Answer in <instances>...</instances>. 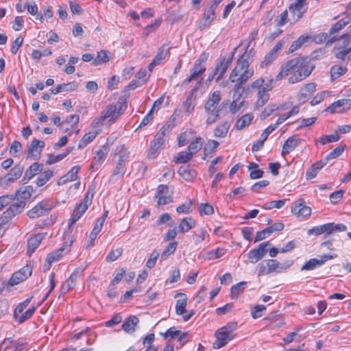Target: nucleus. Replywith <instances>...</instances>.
Instances as JSON below:
<instances>
[{"label":"nucleus","mask_w":351,"mask_h":351,"mask_svg":"<svg viewBox=\"0 0 351 351\" xmlns=\"http://www.w3.org/2000/svg\"><path fill=\"white\" fill-rule=\"evenodd\" d=\"M314 69L311 60L308 57L295 58L291 59L281 66L280 71L276 76L278 81L283 77L292 74L289 78V82L295 84L307 77Z\"/></svg>","instance_id":"f257e3e1"},{"label":"nucleus","mask_w":351,"mask_h":351,"mask_svg":"<svg viewBox=\"0 0 351 351\" xmlns=\"http://www.w3.org/2000/svg\"><path fill=\"white\" fill-rule=\"evenodd\" d=\"M125 108L126 104L125 100L120 98L117 104L108 105L102 112L101 115L96 118L93 121V123L96 126L103 125L104 122L107 119H108V123L110 124L114 123L119 117L123 113Z\"/></svg>","instance_id":"f03ea898"},{"label":"nucleus","mask_w":351,"mask_h":351,"mask_svg":"<svg viewBox=\"0 0 351 351\" xmlns=\"http://www.w3.org/2000/svg\"><path fill=\"white\" fill-rule=\"evenodd\" d=\"M253 68L250 67V63L243 57H239L236 62L234 68L229 75L230 82H240V83H247V82L254 75Z\"/></svg>","instance_id":"7ed1b4c3"},{"label":"nucleus","mask_w":351,"mask_h":351,"mask_svg":"<svg viewBox=\"0 0 351 351\" xmlns=\"http://www.w3.org/2000/svg\"><path fill=\"white\" fill-rule=\"evenodd\" d=\"M237 326V323L232 322L217 329L215 332L216 339L213 343V348L216 350L220 349L234 339L237 336L234 330Z\"/></svg>","instance_id":"20e7f679"},{"label":"nucleus","mask_w":351,"mask_h":351,"mask_svg":"<svg viewBox=\"0 0 351 351\" xmlns=\"http://www.w3.org/2000/svg\"><path fill=\"white\" fill-rule=\"evenodd\" d=\"M208 56V53H202L199 56L191 70V75L182 82V86L186 87L193 80L202 81V75L206 70L205 64Z\"/></svg>","instance_id":"39448f33"},{"label":"nucleus","mask_w":351,"mask_h":351,"mask_svg":"<svg viewBox=\"0 0 351 351\" xmlns=\"http://www.w3.org/2000/svg\"><path fill=\"white\" fill-rule=\"evenodd\" d=\"M171 129V125L167 123L164 125L154 136V139L151 142L150 147L147 152V156L149 158H155L158 150L162 148L165 145V137L167 134H169Z\"/></svg>","instance_id":"423d86ee"},{"label":"nucleus","mask_w":351,"mask_h":351,"mask_svg":"<svg viewBox=\"0 0 351 351\" xmlns=\"http://www.w3.org/2000/svg\"><path fill=\"white\" fill-rule=\"evenodd\" d=\"M94 196V191L91 189H88L86 191L85 197L82 202L76 204L75 208L72 214V217L70 220L69 228L73 226L86 211L88 206L90 205Z\"/></svg>","instance_id":"0eeeda50"},{"label":"nucleus","mask_w":351,"mask_h":351,"mask_svg":"<svg viewBox=\"0 0 351 351\" xmlns=\"http://www.w3.org/2000/svg\"><path fill=\"white\" fill-rule=\"evenodd\" d=\"M347 230V227L343 223L335 224L334 223H328L321 226H315L308 230V235H320L325 234L324 237L329 234L337 232H344Z\"/></svg>","instance_id":"6e6552de"},{"label":"nucleus","mask_w":351,"mask_h":351,"mask_svg":"<svg viewBox=\"0 0 351 351\" xmlns=\"http://www.w3.org/2000/svg\"><path fill=\"white\" fill-rule=\"evenodd\" d=\"M218 6L215 2L208 1L204 10L202 19L199 20L198 28L204 30L210 26L212 22L216 19L215 11Z\"/></svg>","instance_id":"1a4fd4ad"},{"label":"nucleus","mask_w":351,"mask_h":351,"mask_svg":"<svg viewBox=\"0 0 351 351\" xmlns=\"http://www.w3.org/2000/svg\"><path fill=\"white\" fill-rule=\"evenodd\" d=\"M287 267L280 264L278 261L269 259L264 261L258 265V276H265L271 273H280L285 270Z\"/></svg>","instance_id":"9d476101"},{"label":"nucleus","mask_w":351,"mask_h":351,"mask_svg":"<svg viewBox=\"0 0 351 351\" xmlns=\"http://www.w3.org/2000/svg\"><path fill=\"white\" fill-rule=\"evenodd\" d=\"M236 50L237 48L234 49V51L229 53L228 56H221L217 60L215 67L214 69L215 73L218 74V76L215 77L216 82H219L220 81V80L223 77V75L227 71L228 69L230 66Z\"/></svg>","instance_id":"9b49d317"},{"label":"nucleus","mask_w":351,"mask_h":351,"mask_svg":"<svg viewBox=\"0 0 351 351\" xmlns=\"http://www.w3.org/2000/svg\"><path fill=\"white\" fill-rule=\"evenodd\" d=\"M154 198L157 199L156 206H165L173 202V192L169 190L167 185L160 184L157 187Z\"/></svg>","instance_id":"f8f14e48"},{"label":"nucleus","mask_w":351,"mask_h":351,"mask_svg":"<svg viewBox=\"0 0 351 351\" xmlns=\"http://www.w3.org/2000/svg\"><path fill=\"white\" fill-rule=\"evenodd\" d=\"M25 206V201H18L10 204L9 208L3 213L1 217V223H5L12 219L14 216L21 213Z\"/></svg>","instance_id":"ddd939ff"},{"label":"nucleus","mask_w":351,"mask_h":351,"mask_svg":"<svg viewBox=\"0 0 351 351\" xmlns=\"http://www.w3.org/2000/svg\"><path fill=\"white\" fill-rule=\"evenodd\" d=\"M305 1L306 0H296L290 5L289 8L290 22L295 23L302 17L307 9Z\"/></svg>","instance_id":"4468645a"},{"label":"nucleus","mask_w":351,"mask_h":351,"mask_svg":"<svg viewBox=\"0 0 351 351\" xmlns=\"http://www.w3.org/2000/svg\"><path fill=\"white\" fill-rule=\"evenodd\" d=\"M271 245L269 241H266L260 243L256 248L251 250L247 254L250 262L254 264L261 260Z\"/></svg>","instance_id":"2eb2a0df"},{"label":"nucleus","mask_w":351,"mask_h":351,"mask_svg":"<svg viewBox=\"0 0 351 351\" xmlns=\"http://www.w3.org/2000/svg\"><path fill=\"white\" fill-rule=\"evenodd\" d=\"M221 99V93L216 90L209 95L207 101L204 104V110L207 114H213L218 109H221L219 102Z\"/></svg>","instance_id":"dca6fc26"},{"label":"nucleus","mask_w":351,"mask_h":351,"mask_svg":"<svg viewBox=\"0 0 351 351\" xmlns=\"http://www.w3.org/2000/svg\"><path fill=\"white\" fill-rule=\"evenodd\" d=\"M32 269L31 267L28 265L23 267L20 270L12 274L11 278L9 279L8 285L14 286L19 284L30 276L32 275Z\"/></svg>","instance_id":"f3484780"},{"label":"nucleus","mask_w":351,"mask_h":351,"mask_svg":"<svg viewBox=\"0 0 351 351\" xmlns=\"http://www.w3.org/2000/svg\"><path fill=\"white\" fill-rule=\"evenodd\" d=\"M351 108V100L342 99L333 102L325 109L326 112L330 113H342Z\"/></svg>","instance_id":"a211bd4d"},{"label":"nucleus","mask_w":351,"mask_h":351,"mask_svg":"<svg viewBox=\"0 0 351 351\" xmlns=\"http://www.w3.org/2000/svg\"><path fill=\"white\" fill-rule=\"evenodd\" d=\"M25 344L11 338L5 339L0 345V351H23Z\"/></svg>","instance_id":"6ab92c4d"},{"label":"nucleus","mask_w":351,"mask_h":351,"mask_svg":"<svg viewBox=\"0 0 351 351\" xmlns=\"http://www.w3.org/2000/svg\"><path fill=\"white\" fill-rule=\"evenodd\" d=\"M300 141L301 139L296 135L288 138L282 146L281 155L285 157L299 145Z\"/></svg>","instance_id":"aec40b11"},{"label":"nucleus","mask_w":351,"mask_h":351,"mask_svg":"<svg viewBox=\"0 0 351 351\" xmlns=\"http://www.w3.org/2000/svg\"><path fill=\"white\" fill-rule=\"evenodd\" d=\"M84 269L81 267L77 268L69 276L65 283L62 286L61 292L64 293L73 289L76 285V280Z\"/></svg>","instance_id":"412c9836"},{"label":"nucleus","mask_w":351,"mask_h":351,"mask_svg":"<svg viewBox=\"0 0 351 351\" xmlns=\"http://www.w3.org/2000/svg\"><path fill=\"white\" fill-rule=\"evenodd\" d=\"M80 166L75 165V166L73 167L67 172L66 174H65L64 176H63L59 178V180H58V182H57L58 185H63V184H65L66 183H67L68 182H72V181L77 180V174H78V172L80 171Z\"/></svg>","instance_id":"4be33fe9"},{"label":"nucleus","mask_w":351,"mask_h":351,"mask_svg":"<svg viewBox=\"0 0 351 351\" xmlns=\"http://www.w3.org/2000/svg\"><path fill=\"white\" fill-rule=\"evenodd\" d=\"M291 213L298 217H307L311 213V208L305 204L302 199H300L298 204L291 207Z\"/></svg>","instance_id":"5701e85b"},{"label":"nucleus","mask_w":351,"mask_h":351,"mask_svg":"<svg viewBox=\"0 0 351 351\" xmlns=\"http://www.w3.org/2000/svg\"><path fill=\"white\" fill-rule=\"evenodd\" d=\"M315 91V84L310 83L306 84L301 88L298 95V99L300 101H306Z\"/></svg>","instance_id":"b1692460"},{"label":"nucleus","mask_w":351,"mask_h":351,"mask_svg":"<svg viewBox=\"0 0 351 351\" xmlns=\"http://www.w3.org/2000/svg\"><path fill=\"white\" fill-rule=\"evenodd\" d=\"M49 208H47L46 205L42 202L37 204L34 208L28 211L27 215L29 218L34 219L38 218L48 213Z\"/></svg>","instance_id":"393cba45"},{"label":"nucleus","mask_w":351,"mask_h":351,"mask_svg":"<svg viewBox=\"0 0 351 351\" xmlns=\"http://www.w3.org/2000/svg\"><path fill=\"white\" fill-rule=\"evenodd\" d=\"M138 323L139 319L136 315H130L123 322L121 328L125 332L133 333Z\"/></svg>","instance_id":"a878e982"},{"label":"nucleus","mask_w":351,"mask_h":351,"mask_svg":"<svg viewBox=\"0 0 351 351\" xmlns=\"http://www.w3.org/2000/svg\"><path fill=\"white\" fill-rule=\"evenodd\" d=\"M45 144L43 141H38L36 138L33 139L28 147V156H36L39 155L42 149L45 147Z\"/></svg>","instance_id":"bb28decb"},{"label":"nucleus","mask_w":351,"mask_h":351,"mask_svg":"<svg viewBox=\"0 0 351 351\" xmlns=\"http://www.w3.org/2000/svg\"><path fill=\"white\" fill-rule=\"evenodd\" d=\"M179 175L186 181H191L196 177V171L191 169L189 165H182L179 168Z\"/></svg>","instance_id":"cd10ccee"},{"label":"nucleus","mask_w":351,"mask_h":351,"mask_svg":"<svg viewBox=\"0 0 351 351\" xmlns=\"http://www.w3.org/2000/svg\"><path fill=\"white\" fill-rule=\"evenodd\" d=\"M176 298H179L176 302V313L179 315H183L186 312L187 297L184 293H178L176 295Z\"/></svg>","instance_id":"c85d7f7f"},{"label":"nucleus","mask_w":351,"mask_h":351,"mask_svg":"<svg viewBox=\"0 0 351 351\" xmlns=\"http://www.w3.org/2000/svg\"><path fill=\"white\" fill-rule=\"evenodd\" d=\"M196 221L191 217L184 218L178 226V230L180 233L184 234L189 232L191 228L195 226Z\"/></svg>","instance_id":"c756f323"},{"label":"nucleus","mask_w":351,"mask_h":351,"mask_svg":"<svg viewBox=\"0 0 351 351\" xmlns=\"http://www.w3.org/2000/svg\"><path fill=\"white\" fill-rule=\"evenodd\" d=\"M230 127V123L228 121L218 124L214 130V136L217 138H224L227 135Z\"/></svg>","instance_id":"7c9ffc66"},{"label":"nucleus","mask_w":351,"mask_h":351,"mask_svg":"<svg viewBox=\"0 0 351 351\" xmlns=\"http://www.w3.org/2000/svg\"><path fill=\"white\" fill-rule=\"evenodd\" d=\"M254 119V116L252 113H247L239 119L235 123V128L237 130H241L248 126Z\"/></svg>","instance_id":"2f4dec72"},{"label":"nucleus","mask_w":351,"mask_h":351,"mask_svg":"<svg viewBox=\"0 0 351 351\" xmlns=\"http://www.w3.org/2000/svg\"><path fill=\"white\" fill-rule=\"evenodd\" d=\"M337 40V38L335 36H332L330 38L328 33L322 32L317 35H315L313 37V41H315L317 44H321L326 42V45H330L333 43Z\"/></svg>","instance_id":"473e14b6"},{"label":"nucleus","mask_w":351,"mask_h":351,"mask_svg":"<svg viewBox=\"0 0 351 351\" xmlns=\"http://www.w3.org/2000/svg\"><path fill=\"white\" fill-rule=\"evenodd\" d=\"M33 191V188L32 186H25L20 188L16 192V197H17L18 201H25V199H29Z\"/></svg>","instance_id":"72a5a7b5"},{"label":"nucleus","mask_w":351,"mask_h":351,"mask_svg":"<svg viewBox=\"0 0 351 351\" xmlns=\"http://www.w3.org/2000/svg\"><path fill=\"white\" fill-rule=\"evenodd\" d=\"M43 165L38 162H34L26 171L23 180L27 178V180H30L34 176L40 173L43 170Z\"/></svg>","instance_id":"f704fd0d"},{"label":"nucleus","mask_w":351,"mask_h":351,"mask_svg":"<svg viewBox=\"0 0 351 351\" xmlns=\"http://www.w3.org/2000/svg\"><path fill=\"white\" fill-rule=\"evenodd\" d=\"M43 239V235H42L41 234H37L30 237L27 241V252L30 253L34 252V250L40 245Z\"/></svg>","instance_id":"c9c22d12"},{"label":"nucleus","mask_w":351,"mask_h":351,"mask_svg":"<svg viewBox=\"0 0 351 351\" xmlns=\"http://www.w3.org/2000/svg\"><path fill=\"white\" fill-rule=\"evenodd\" d=\"M77 88V84L75 82H69L66 84H61L58 85L56 88L51 89V94L56 95L59 93L66 91H72Z\"/></svg>","instance_id":"e433bc0d"},{"label":"nucleus","mask_w":351,"mask_h":351,"mask_svg":"<svg viewBox=\"0 0 351 351\" xmlns=\"http://www.w3.org/2000/svg\"><path fill=\"white\" fill-rule=\"evenodd\" d=\"M269 99V94L268 93L262 89L261 90H258L257 99L254 106L255 109L258 110L263 107L268 101Z\"/></svg>","instance_id":"4c0bfd02"},{"label":"nucleus","mask_w":351,"mask_h":351,"mask_svg":"<svg viewBox=\"0 0 351 351\" xmlns=\"http://www.w3.org/2000/svg\"><path fill=\"white\" fill-rule=\"evenodd\" d=\"M110 61V52L106 50H101L97 53V56L94 61L92 62V64L94 66H97L102 64L104 63H106Z\"/></svg>","instance_id":"58836bf2"},{"label":"nucleus","mask_w":351,"mask_h":351,"mask_svg":"<svg viewBox=\"0 0 351 351\" xmlns=\"http://www.w3.org/2000/svg\"><path fill=\"white\" fill-rule=\"evenodd\" d=\"M311 36L307 35L300 36L296 40L293 41L289 48V52L293 53L300 49L305 43H306Z\"/></svg>","instance_id":"ea45409f"},{"label":"nucleus","mask_w":351,"mask_h":351,"mask_svg":"<svg viewBox=\"0 0 351 351\" xmlns=\"http://www.w3.org/2000/svg\"><path fill=\"white\" fill-rule=\"evenodd\" d=\"M97 135V132L95 131H91L85 134L78 143V148H84L88 144H89L96 138Z\"/></svg>","instance_id":"a19ab883"},{"label":"nucleus","mask_w":351,"mask_h":351,"mask_svg":"<svg viewBox=\"0 0 351 351\" xmlns=\"http://www.w3.org/2000/svg\"><path fill=\"white\" fill-rule=\"evenodd\" d=\"M24 170V167L23 165H21L20 164L14 166L10 171L8 178V181L9 182H13L14 180H16L19 179Z\"/></svg>","instance_id":"79ce46f5"},{"label":"nucleus","mask_w":351,"mask_h":351,"mask_svg":"<svg viewBox=\"0 0 351 351\" xmlns=\"http://www.w3.org/2000/svg\"><path fill=\"white\" fill-rule=\"evenodd\" d=\"M350 19L348 16L340 19L331 27L329 34L331 35L339 32L346 25H348L350 23Z\"/></svg>","instance_id":"37998d69"},{"label":"nucleus","mask_w":351,"mask_h":351,"mask_svg":"<svg viewBox=\"0 0 351 351\" xmlns=\"http://www.w3.org/2000/svg\"><path fill=\"white\" fill-rule=\"evenodd\" d=\"M108 152H109V146L107 144L103 145V147L101 149L96 151L95 156L94 157V160H95V162L96 163L102 162L106 158Z\"/></svg>","instance_id":"c03bdc74"},{"label":"nucleus","mask_w":351,"mask_h":351,"mask_svg":"<svg viewBox=\"0 0 351 351\" xmlns=\"http://www.w3.org/2000/svg\"><path fill=\"white\" fill-rule=\"evenodd\" d=\"M209 238V234L204 228H199L193 232V239L196 245Z\"/></svg>","instance_id":"a18cd8bd"},{"label":"nucleus","mask_w":351,"mask_h":351,"mask_svg":"<svg viewBox=\"0 0 351 351\" xmlns=\"http://www.w3.org/2000/svg\"><path fill=\"white\" fill-rule=\"evenodd\" d=\"M202 147V138L197 137L188 146V153L191 154V156H193L194 154H197L201 149Z\"/></svg>","instance_id":"49530a36"},{"label":"nucleus","mask_w":351,"mask_h":351,"mask_svg":"<svg viewBox=\"0 0 351 351\" xmlns=\"http://www.w3.org/2000/svg\"><path fill=\"white\" fill-rule=\"evenodd\" d=\"M53 172L51 170L45 171L36 179V184L42 186L45 184L53 176Z\"/></svg>","instance_id":"de8ad7c7"},{"label":"nucleus","mask_w":351,"mask_h":351,"mask_svg":"<svg viewBox=\"0 0 351 351\" xmlns=\"http://www.w3.org/2000/svg\"><path fill=\"white\" fill-rule=\"evenodd\" d=\"M125 172V166L123 157H121L114 169L112 176H116L117 178H121L123 176Z\"/></svg>","instance_id":"09e8293b"},{"label":"nucleus","mask_w":351,"mask_h":351,"mask_svg":"<svg viewBox=\"0 0 351 351\" xmlns=\"http://www.w3.org/2000/svg\"><path fill=\"white\" fill-rule=\"evenodd\" d=\"M170 47H168L167 45H163L161 46L157 52L156 56L154 58V60H156V62H158L159 64L163 60L167 54L169 53Z\"/></svg>","instance_id":"8fccbe9b"},{"label":"nucleus","mask_w":351,"mask_h":351,"mask_svg":"<svg viewBox=\"0 0 351 351\" xmlns=\"http://www.w3.org/2000/svg\"><path fill=\"white\" fill-rule=\"evenodd\" d=\"M323 265V261H319L317 258H311L306 261L301 267V270H313Z\"/></svg>","instance_id":"3c124183"},{"label":"nucleus","mask_w":351,"mask_h":351,"mask_svg":"<svg viewBox=\"0 0 351 351\" xmlns=\"http://www.w3.org/2000/svg\"><path fill=\"white\" fill-rule=\"evenodd\" d=\"M195 99H193V96H191V95H188L186 100L183 102L182 106L186 113L188 114H191L195 108V102L194 101Z\"/></svg>","instance_id":"603ef678"},{"label":"nucleus","mask_w":351,"mask_h":351,"mask_svg":"<svg viewBox=\"0 0 351 351\" xmlns=\"http://www.w3.org/2000/svg\"><path fill=\"white\" fill-rule=\"evenodd\" d=\"M347 71V69L342 66L334 65L330 69V75L332 80H335L343 75Z\"/></svg>","instance_id":"864d4df0"},{"label":"nucleus","mask_w":351,"mask_h":351,"mask_svg":"<svg viewBox=\"0 0 351 351\" xmlns=\"http://www.w3.org/2000/svg\"><path fill=\"white\" fill-rule=\"evenodd\" d=\"M244 100L241 98H239V96H237V98H233V101L230 104V111L232 114H236L239 112L241 108L243 106Z\"/></svg>","instance_id":"5fc2aeb1"},{"label":"nucleus","mask_w":351,"mask_h":351,"mask_svg":"<svg viewBox=\"0 0 351 351\" xmlns=\"http://www.w3.org/2000/svg\"><path fill=\"white\" fill-rule=\"evenodd\" d=\"M178 245V243L177 241H172L170 243H169L166 249L162 253L161 258L162 260H165L169 255L173 254L176 250Z\"/></svg>","instance_id":"6e6d98bb"},{"label":"nucleus","mask_w":351,"mask_h":351,"mask_svg":"<svg viewBox=\"0 0 351 351\" xmlns=\"http://www.w3.org/2000/svg\"><path fill=\"white\" fill-rule=\"evenodd\" d=\"M64 247H60L58 250L48 254L47 257V261L49 264H51L53 262L58 261L63 255V252L65 251Z\"/></svg>","instance_id":"4d7b16f0"},{"label":"nucleus","mask_w":351,"mask_h":351,"mask_svg":"<svg viewBox=\"0 0 351 351\" xmlns=\"http://www.w3.org/2000/svg\"><path fill=\"white\" fill-rule=\"evenodd\" d=\"M32 298V296L26 299L23 302L19 303L14 311V317L15 319L18 318V316L23 313L25 308H27V306L29 305V302H31V300Z\"/></svg>","instance_id":"13d9d810"},{"label":"nucleus","mask_w":351,"mask_h":351,"mask_svg":"<svg viewBox=\"0 0 351 351\" xmlns=\"http://www.w3.org/2000/svg\"><path fill=\"white\" fill-rule=\"evenodd\" d=\"M346 147V145H338L335 149H333L328 154H327V156H326L327 159H328L330 160L335 159V158L339 157V156H341L342 154Z\"/></svg>","instance_id":"bf43d9fd"},{"label":"nucleus","mask_w":351,"mask_h":351,"mask_svg":"<svg viewBox=\"0 0 351 351\" xmlns=\"http://www.w3.org/2000/svg\"><path fill=\"white\" fill-rule=\"evenodd\" d=\"M22 152V145L21 143L15 140L12 142L10 149V154L13 157L19 156V154Z\"/></svg>","instance_id":"052dcab7"},{"label":"nucleus","mask_w":351,"mask_h":351,"mask_svg":"<svg viewBox=\"0 0 351 351\" xmlns=\"http://www.w3.org/2000/svg\"><path fill=\"white\" fill-rule=\"evenodd\" d=\"M285 202H286L285 199L271 201L269 202L265 203L263 205V208L266 210H270V209H272L273 208H280L285 205Z\"/></svg>","instance_id":"680f3d73"},{"label":"nucleus","mask_w":351,"mask_h":351,"mask_svg":"<svg viewBox=\"0 0 351 351\" xmlns=\"http://www.w3.org/2000/svg\"><path fill=\"white\" fill-rule=\"evenodd\" d=\"M191 154L185 152H179L177 155L175 162L176 163H186L192 159Z\"/></svg>","instance_id":"e2e57ef3"},{"label":"nucleus","mask_w":351,"mask_h":351,"mask_svg":"<svg viewBox=\"0 0 351 351\" xmlns=\"http://www.w3.org/2000/svg\"><path fill=\"white\" fill-rule=\"evenodd\" d=\"M246 285L245 282H241L234 285L231 288V295L232 298L237 297L241 292L243 291L245 289V286Z\"/></svg>","instance_id":"0e129e2a"},{"label":"nucleus","mask_w":351,"mask_h":351,"mask_svg":"<svg viewBox=\"0 0 351 351\" xmlns=\"http://www.w3.org/2000/svg\"><path fill=\"white\" fill-rule=\"evenodd\" d=\"M123 253V250L121 248H117L114 250H112L109 252V254L106 257V261L107 262H112L117 260Z\"/></svg>","instance_id":"69168bd1"},{"label":"nucleus","mask_w":351,"mask_h":351,"mask_svg":"<svg viewBox=\"0 0 351 351\" xmlns=\"http://www.w3.org/2000/svg\"><path fill=\"white\" fill-rule=\"evenodd\" d=\"M226 250L223 248H217L216 250H210L208 252V258L217 259L222 257L225 254Z\"/></svg>","instance_id":"338daca9"},{"label":"nucleus","mask_w":351,"mask_h":351,"mask_svg":"<svg viewBox=\"0 0 351 351\" xmlns=\"http://www.w3.org/2000/svg\"><path fill=\"white\" fill-rule=\"evenodd\" d=\"M277 58V56L269 51L265 56L264 60L262 61L261 64V67H265L268 65L271 64L274 60Z\"/></svg>","instance_id":"774afa93"}]
</instances>
